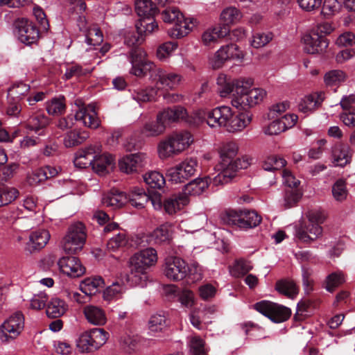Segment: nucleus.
Here are the masks:
<instances>
[{
	"instance_id": "412c9836",
	"label": "nucleus",
	"mask_w": 355,
	"mask_h": 355,
	"mask_svg": "<svg viewBox=\"0 0 355 355\" xmlns=\"http://www.w3.org/2000/svg\"><path fill=\"white\" fill-rule=\"evenodd\" d=\"M186 109L182 106L177 105L164 109L157 114V120L164 125L166 129L167 126L180 120H186L187 117Z\"/></svg>"
},
{
	"instance_id": "49530a36",
	"label": "nucleus",
	"mask_w": 355,
	"mask_h": 355,
	"mask_svg": "<svg viewBox=\"0 0 355 355\" xmlns=\"http://www.w3.org/2000/svg\"><path fill=\"white\" fill-rule=\"evenodd\" d=\"M346 79V74L341 70L334 69L327 72L324 76V81L327 86H338Z\"/></svg>"
},
{
	"instance_id": "a878e982",
	"label": "nucleus",
	"mask_w": 355,
	"mask_h": 355,
	"mask_svg": "<svg viewBox=\"0 0 355 355\" xmlns=\"http://www.w3.org/2000/svg\"><path fill=\"white\" fill-rule=\"evenodd\" d=\"M49 123V119L44 114L32 115L26 124V129L33 131L38 136L46 135V128Z\"/></svg>"
},
{
	"instance_id": "13d9d810",
	"label": "nucleus",
	"mask_w": 355,
	"mask_h": 355,
	"mask_svg": "<svg viewBox=\"0 0 355 355\" xmlns=\"http://www.w3.org/2000/svg\"><path fill=\"white\" fill-rule=\"evenodd\" d=\"M167 326L166 317L162 314H155L148 322V327L151 331H162Z\"/></svg>"
},
{
	"instance_id": "bf43d9fd",
	"label": "nucleus",
	"mask_w": 355,
	"mask_h": 355,
	"mask_svg": "<svg viewBox=\"0 0 355 355\" xmlns=\"http://www.w3.org/2000/svg\"><path fill=\"white\" fill-rule=\"evenodd\" d=\"M89 333L92 336V340L94 343L96 350L103 345L107 340V333L101 328H93L90 329Z\"/></svg>"
},
{
	"instance_id": "052dcab7",
	"label": "nucleus",
	"mask_w": 355,
	"mask_h": 355,
	"mask_svg": "<svg viewBox=\"0 0 355 355\" xmlns=\"http://www.w3.org/2000/svg\"><path fill=\"white\" fill-rule=\"evenodd\" d=\"M302 197V193L298 187L286 188L284 195V203L287 208L291 207L296 204Z\"/></svg>"
},
{
	"instance_id": "864d4df0",
	"label": "nucleus",
	"mask_w": 355,
	"mask_h": 355,
	"mask_svg": "<svg viewBox=\"0 0 355 355\" xmlns=\"http://www.w3.org/2000/svg\"><path fill=\"white\" fill-rule=\"evenodd\" d=\"M94 344L89 331L83 333L76 342L77 347L82 352H89L96 350Z\"/></svg>"
},
{
	"instance_id": "a211bd4d",
	"label": "nucleus",
	"mask_w": 355,
	"mask_h": 355,
	"mask_svg": "<svg viewBox=\"0 0 355 355\" xmlns=\"http://www.w3.org/2000/svg\"><path fill=\"white\" fill-rule=\"evenodd\" d=\"M243 58V53L235 44H230L223 46L215 53L211 64L214 69L220 68L223 64L229 59L241 60Z\"/></svg>"
},
{
	"instance_id": "dca6fc26",
	"label": "nucleus",
	"mask_w": 355,
	"mask_h": 355,
	"mask_svg": "<svg viewBox=\"0 0 355 355\" xmlns=\"http://www.w3.org/2000/svg\"><path fill=\"white\" fill-rule=\"evenodd\" d=\"M15 34L21 42L29 45L37 40L39 31L31 21L21 18L15 22Z\"/></svg>"
},
{
	"instance_id": "ddd939ff",
	"label": "nucleus",
	"mask_w": 355,
	"mask_h": 355,
	"mask_svg": "<svg viewBox=\"0 0 355 355\" xmlns=\"http://www.w3.org/2000/svg\"><path fill=\"white\" fill-rule=\"evenodd\" d=\"M254 309L275 323L287 320L291 314L289 308L269 301H261L256 303Z\"/></svg>"
},
{
	"instance_id": "a19ab883",
	"label": "nucleus",
	"mask_w": 355,
	"mask_h": 355,
	"mask_svg": "<svg viewBox=\"0 0 355 355\" xmlns=\"http://www.w3.org/2000/svg\"><path fill=\"white\" fill-rule=\"evenodd\" d=\"M162 125L156 117L155 121L146 122L141 129V134L144 137H157L163 134L165 131Z\"/></svg>"
},
{
	"instance_id": "680f3d73",
	"label": "nucleus",
	"mask_w": 355,
	"mask_h": 355,
	"mask_svg": "<svg viewBox=\"0 0 355 355\" xmlns=\"http://www.w3.org/2000/svg\"><path fill=\"white\" fill-rule=\"evenodd\" d=\"M273 38V34L268 33H255L252 36L251 45L254 48H261L268 44Z\"/></svg>"
},
{
	"instance_id": "f03ea898",
	"label": "nucleus",
	"mask_w": 355,
	"mask_h": 355,
	"mask_svg": "<svg viewBox=\"0 0 355 355\" xmlns=\"http://www.w3.org/2000/svg\"><path fill=\"white\" fill-rule=\"evenodd\" d=\"M146 56L145 51L139 47L131 49L128 59L132 65L130 70L132 75L144 77L149 73L150 79L157 86L170 89L176 88L180 84L182 78L181 75L156 66L153 62L148 60Z\"/></svg>"
},
{
	"instance_id": "20e7f679",
	"label": "nucleus",
	"mask_w": 355,
	"mask_h": 355,
	"mask_svg": "<svg viewBox=\"0 0 355 355\" xmlns=\"http://www.w3.org/2000/svg\"><path fill=\"white\" fill-rule=\"evenodd\" d=\"M157 261V251L153 248H147L134 254L130 259V271L127 275L130 285L141 288L146 286L148 279L146 270Z\"/></svg>"
},
{
	"instance_id": "4468645a",
	"label": "nucleus",
	"mask_w": 355,
	"mask_h": 355,
	"mask_svg": "<svg viewBox=\"0 0 355 355\" xmlns=\"http://www.w3.org/2000/svg\"><path fill=\"white\" fill-rule=\"evenodd\" d=\"M24 329V317L16 312L7 318L0 326V340L9 342L19 336Z\"/></svg>"
},
{
	"instance_id": "09e8293b",
	"label": "nucleus",
	"mask_w": 355,
	"mask_h": 355,
	"mask_svg": "<svg viewBox=\"0 0 355 355\" xmlns=\"http://www.w3.org/2000/svg\"><path fill=\"white\" fill-rule=\"evenodd\" d=\"M286 164V161L277 155H270L263 162L262 167L265 171H273L279 170Z\"/></svg>"
},
{
	"instance_id": "aec40b11",
	"label": "nucleus",
	"mask_w": 355,
	"mask_h": 355,
	"mask_svg": "<svg viewBox=\"0 0 355 355\" xmlns=\"http://www.w3.org/2000/svg\"><path fill=\"white\" fill-rule=\"evenodd\" d=\"M147 163V157L144 153H135L123 157L119 161V166L122 172L130 173L143 168Z\"/></svg>"
},
{
	"instance_id": "338daca9",
	"label": "nucleus",
	"mask_w": 355,
	"mask_h": 355,
	"mask_svg": "<svg viewBox=\"0 0 355 355\" xmlns=\"http://www.w3.org/2000/svg\"><path fill=\"white\" fill-rule=\"evenodd\" d=\"M48 296L44 292L34 294L30 300V306L33 309L40 310L46 306Z\"/></svg>"
},
{
	"instance_id": "37998d69",
	"label": "nucleus",
	"mask_w": 355,
	"mask_h": 355,
	"mask_svg": "<svg viewBox=\"0 0 355 355\" xmlns=\"http://www.w3.org/2000/svg\"><path fill=\"white\" fill-rule=\"evenodd\" d=\"M187 345L189 355H207L204 340L198 336L188 338Z\"/></svg>"
},
{
	"instance_id": "4c0bfd02",
	"label": "nucleus",
	"mask_w": 355,
	"mask_h": 355,
	"mask_svg": "<svg viewBox=\"0 0 355 355\" xmlns=\"http://www.w3.org/2000/svg\"><path fill=\"white\" fill-rule=\"evenodd\" d=\"M261 221V218L255 211L242 210L241 211V230H248L257 227Z\"/></svg>"
},
{
	"instance_id": "1a4fd4ad",
	"label": "nucleus",
	"mask_w": 355,
	"mask_h": 355,
	"mask_svg": "<svg viewBox=\"0 0 355 355\" xmlns=\"http://www.w3.org/2000/svg\"><path fill=\"white\" fill-rule=\"evenodd\" d=\"M135 12L139 17L135 25L139 33L150 34L157 28V24L153 17L157 13L158 9L151 0H136Z\"/></svg>"
},
{
	"instance_id": "cd10ccee",
	"label": "nucleus",
	"mask_w": 355,
	"mask_h": 355,
	"mask_svg": "<svg viewBox=\"0 0 355 355\" xmlns=\"http://www.w3.org/2000/svg\"><path fill=\"white\" fill-rule=\"evenodd\" d=\"M245 112L238 114H234L229 120L227 130L228 132L241 131L250 124L252 120V114L248 112V109L243 110Z\"/></svg>"
},
{
	"instance_id": "79ce46f5",
	"label": "nucleus",
	"mask_w": 355,
	"mask_h": 355,
	"mask_svg": "<svg viewBox=\"0 0 355 355\" xmlns=\"http://www.w3.org/2000/svg\"><path fill=\"white\" fill-rule=\"evenodd\" d=\"M66 108L63 96L55 97L46 103V110L50 115H59L64 112Z\"/></svg>"
},
{
	"instance_id": "a18cd8bd",
	"label": "nucleus",
	"mask_w": 355,
	"mask_h": 355,
	"mask_svg": "<svg viewBox=\"0 0 355 355\" xmlns=\"http://www.w3.org/2000/svg\"><path fill=\"white\" fill-rule=\"evenodd\" d=\"M241 18V12L235 7H228L225 8L220 14V20L223 23V26H227L230 24L237 22Z\"/></svg>"
},
{
	"instance_id": "8fccbe9b",
	"label": "nucleus",
	"mask_w": 355,
	"mask_h": 355,
	"mask_svg": "<svg viewBox=\"0 0 355 355\" xmlns=\"http://www.w3.org/2000/svg\"><path fill=\"white\" fill-rule=\"evenodd\" d=\"M186 273L187 283H195L202 279V267L196 262H193L190 265L186 263Z\"/></svg>"
},
{
	"instance_id": "603ef678",
	"label": "nucleus",
	"mask_w": 355,
	"mask_h": 355,
	"mask_svg": "<svg viewBox=\"0 0 355 355\" xmlns=\"http://www.w3.org/2000/svg\"><path fill=\"white\" fill-rule=\"evenodd\" d=\"M125 290L123 284L119 282H112L103 292L104 298L111 300L114 298H119Z\"/></svg>"
},
{
	"instance_id": "3c124183",
	"label": "nucleus",
	"mask_w": 355,
	"mask_h": 355,
	"mask_svg": "<svg viewBox=\"0 0 355 355\" xmlns=\"http://www.w3.org/2000/svg\"><path fill=\"white\" fill-rule=\"evenodd\" d=\"M343 6V0H324L321 10V14L329 17L337 13Z\"/></svg>"
},
{
	"instance_id": "473e14b6",
	"label": "nucleus",
	"mask_w": 355,
	"mask_h": 355,
	"mask_svg": "<svg viewBox=\"0 0 355 355\" xmlns=\"http://www.w3.org/2000/svg\"><path fill=\"white\" fill-rule=\"evenodd\" d=\"M105 286L103 279L100 276L87 277L80 284V290L87 295L96 294L100 289Z\"/></svg>"
},
{
	"instance_id": "c85d7f7f",
	"label": "nucleus",
	"mask_w": 355,
	"mask_h": 355,
	"mask_svg": "<svg viewBox=\"0 0 355 355\" xmlns=\"http://www.w3.org/2000/svg\"><path fill=\"white\" fill-rule=\"evenodd\" d=\"M50 236L46 230L40 229L33 231L30 234L29 241L27 243L29 250L31 252L43 248L47 244Z\"/></svg>"
},
{
	"instance_id": "bb28decb",
	"label": "nucleus",
	"mask_w": 355,
	"mask_h": 355,
	"mask_svg": "<svg viewBox=\"0 0 355 355\" xmlns=\"http://www.w3.org/2000/svg\"><path fill=\"white\" fill-rule=\"evenodd\" d=\"M141 343V338L131 331L122 333L119 338L120 346L128 354L135 352Z\"/></svg>"
},
{
	"instance_id": "2eb2a0df",
	"label": "nucleus",
	"mask_w": 355,
	"mask_h": 355,
	"mask_svg": "<svg viewBox=\"0 0 355 355\" xmlns=\"http://www.w3.org/2000/svg\"><path fill=\"white\" fill-rule=\"evenodd\" d=\"M101 146L98 144L89 146L88 160L85 165H91L98 174L103 175L108 172V168L113 164V157L110 155L101 154Z\"/></svg>"
},
{
	"instance_id": "6e6552de",
	"label": "nucleus",
	"mask_w": 355,
	"mask_h": 355,
	"mask_svg": "<svg viewBox=\"0 0 355 355\" xmlns=\"http://www.w3.org/2000/svg\"><path fill=\"white\" fill-rule=\"evenodd\" d=\"M193 141L191 134L187 131L175 133L158 145L159 156L162 159L170 157L187 148Z\"/></svg>"
},
{
	"instance_id": "9b49d317",
	"label": "nucleus",
	"mask_w": 355,
	"mask_h": 355,
	"mask_svg": "<svg viewBox=\"0 0 355 355\" xmlns=\"http://www.w3.org/2000/svg\"><path fill=\"white\" fill-rule=\"evenodd\" d=\"M198 168L197 158L188 157L175 166L168 168L166 176L172 183H182L195 175Z\"/></svg>"
},
{
	"instance_id": "e2e57ef3",
	"label": "nucleus",
	"mask_w": 355,
	"mask_h": 355,
	"mask_svg": "<svg viewBox=\"0 0 355 355\" xmlns=\"http://www.w3.org/2000/svg\"><path fill=\"white\" fill-rule=\"evenodd\" d=\"M178 47L175 42H168L159 46L157 51V57L159 60H166Z\"/></svg>"
},
{
	"instance_id": "423d86ee",
	"label": "nucleus",
	"mask_w": 355,
	"mask_h": 355,
	"mask_svg": "<svg viewBox=\"0 0 355 355\" xmlns=\"http://www.w3.org/2000/svg\"><path fill=\"white\" fill-rule=\"evenodd\" d=\"M309 224L304 220L295 229L296 238L303 243H310L315 240L322 234L320 224L324 220V216L318 210H310L306 214Z\"/></svg>"
},
{
	"instance_id": "c9c22d12",
	"label": "nucleus",
	"mask_w": 355,
	"mask_h": 355,
	"mask_svg": "<svg viewBox=\"0 0 355 355\" xmlns=\"http://www.w3.org/2000/svg\"><path fill=\"white\" fill-rule=\"evenodd\" d=\"M128 202H129L132 206L141 209L149 202L150 196L146 193L143 189L138 187L133 188L128 194Z\"/></svg>"
},
{
	"instance_id": "7ed1b4c3",
	"label": "nucleus",
	"mask_w": 355,
	"mask_h": 355,
	"mask_svg": "<svg viewBox=\"0 0 355 355\" xmlns=\"http://www.w3.org/2000/svg\"><path fill=\"white\" fill-rule=\"evenodd\" d=\"M239 147L232 141L224 143L220 148V163L216 166L217 174L213 176L214 185L220 186L229 183L235 177L239 168H246L252 159L236 158Z\"/></svg>"
},
{
	"instance_id": "58836bf2",
	"label": "nucleus",
	"mask_w": 355,
	"mask_h": 355,
	"mask_svg": "<svg viewBox=\"0 0 355 355\" xmlns=\"http://www.w3.org/2000/svg\"><path fill=\"white\" fill-rule=\"evenodd\" d=\"M345 282V274L342 271L338 270L333 272L326 277L323 282V286L327 291L332 293Z\"/></svg>"
},
{
	"instance_id": "9d476101",
	"label": "nucleus",
	"mask_w": 355,
	"mask_h": 355,
	"mask_svg": "<svg viewBox=\"0 0 355 355\" xmlns=\"http://www.w3.org/2000/svg\"><path fill=\"white\" fill-rule=\"evenodd\" d=\"M332 28L329 24H322L318 26L315 31H312L303 37L304 49L307 53H319L328 46V42L324 35L331 33Z\"/></svg>"
},
{
	"instance_id": "f257e3e1",
	"label": "nucleus",
	"mask_w": 355,
	"mask_h": 355,
	"mask_svg": "<svg viewBox=\"0 0 355 355\" xmlns=\"http://www.w3.org/2000/svg\"><path fill=\"white\" fill-rule=\"evenodd\" d=\"M251 78L231 79L220 74L216 79L217 92L222 98L231 97V104L238 110H247L261 103L266 95L265 90L252 87Z\"/></svg>"
},
{
	"instance_id": "0eeeda50",
	"label": "nucleus",
	"mask_w": 355,
	"mask_h": 355,
	"mask_svg": "<svg viewBox=\"0 0 355 355\" xmlns=\"http://www.w3.org/2000/svg\"><path fill=\"white\" fill-rule=\"evenodd\" d=\"M162 19L166 23L174 24V26L168 31V35L173 38L185 37L196 24V21L193 18H185L180 11L174 7L167 8L164 10Z\"/></svg>"
},
{
	"instance_id": "c03bdc74",
	"label": "nucleus",
	"mask_w": 355,
	"mask_h": 355,
	"mask_svg": "<svg viewBox=\"0 0 355 355\" xmlns=\"http://www.w3.org/2000/svg\"><path fill=\"white\" fill-rule=\"evenodd\" d=\"M276 290L289 298H294L298 293V288L293 281L280 280L276 284Z\"/></svg>"
},
{
	"instance_id": "de8ad7c7",
	"label": "nucleus",
	"mask_w": 355,
	"mask_h": 355,
	"mask_svg": "<svg viewBox=\"0 0 355 355\" xmlns=\"http://www.w3.org/2000/svg\"><path fill=\"white\" fill-rule=\"evenodd\" d=\"M144 180L152 189H161L165 184L163 175L157 171H150L144 175Z\"/></svg>"
},
{
	"instance_id": "c756f323",
	"label": "nucleus",
	"mask_w": 355,
	"mask_h": 355,
	"mask_svg": "<svg viewBox=\"0 0 355 355\" xmlns=\"http://www.w3.org/2000/svg\"><path fill=\"white\" fill-rule=\"evenodd\" d=\"M126 202H128L127 193L116 189L105 194L102 198V203L105 206L113 209L120 208Z\"/></svg>"
},
{
	"instance_id": "7c9ffc66",
	"label": "nucleus",
	"mask_w": 355,
	"mask_h": 355,
	"mask_svg": "<svg viewBox=\"0 0 355 355\" xmlns=\"http://www.w3.org/2000/svg\"><path fill=\"white\" fill-rule=\"evenodd\" d=\"M333 162L336 166H344L349 162L351 155L349 147L343 144H336L331 150Z\"/></svg>"
},
{
	"instance_id": "f704fd0d",
	"label": "nucleus",
	"mask_w": 355,
	"mask_h": 355,
	"mask_svg": "<svg viewBox=\"0 0 355 355\" xmlns=\"http://www.w3.org/2000/svg\"><path fill=\"white\" fill-rule=\"evenodd\" d=\"M84 314L87 321L94 325H103L106 322L104 311L100 307L87 305L84 308Z\"/></svg>"
},
{
	"instance_id": "f3484780",
	"label": "nucleus",
	"mask_w": 355,
	"mask_h": 355,
	"mask_svg": "<svg viewBox=\"0 0 355 355\" xmlns=\"http://www.w3.org/2000/svg\"><path fill=\"white\" fill-rule=\"evenodd\" d=\"M186 262L177 257L165 259L163 270L164 275L170 280L179 282L186 278Z\"/></svg>"
},
{
	"instance_id": "5701e85b",
	"label": "nucleus",
	"mask_w": 355,
	"mask_h": 355,
	"mask_svg": "<svg viewBox=\"0 0 355 355\" xmlns=\"http://www.w3.org/2000/svg\"><path fill=\"white\" fill-rule=\"evenodd\" d=\"M209 184L217 187L213 183V177L206 176L196 178L184 186L182 194L187 198L189 196H200L207 189Z\"/></svg>"
},
{
	"instance_id": "f8f14e48",
	"label": "nucleus",
	"mask_w": 355,
	"mask_h": 355,
	"mask_svg": "<svg viewBox=\"0 0 355 355\" xmlns=\"http://www.w3.org/2000/svg\"><path fill=\"white\" fill-rule=\"evenodd\" d=\"M86 240V232L84 225L80 223L71 224L63 239V248L68 253H76L80 250Z\"/></svg>"
},
{
	"instance_id": "5fc2aeb1",
	"label": "nucleus",
	"mask_w": 355,
	"mask_h": 355,
	"mask_svg": "<svg viewBox=\"0 0 355 355\" xmlns=\"http://www.w3.org/2000/svg\"><path fill=\"white\" fill-rule=\"evenodd\" d=\"M127 243L128 239L125 232H119L110 238L107 243V247L109 250L115 251L120 248L125 246Z\"/></svg>"
},
{
	"instance_id": "39448f33",
	"label": "nucleus",
	"mask_w": 355,
	"mask_h": 355,
	"mask_svg": "<svg viewBox=\"0 0 355 355\" xmlns=\"http://www.w3.org/2000/svg\"><path fill=\"white\" fill-rule=\"evenodd\" d=\"M78 110L76 111L74 115L69 114L66 117L60 118L56 122V126L62 130H65L73 127L74 121L80 123L83 125L96 129L100 125V120L97 116L96 106L94 104L90 103L87 105H83L76 103Z\"/></svg>"
},
{
	"instance_id": "2f4dec72",
	"label": "nucleus",
	"mask_w": 355,
	"mask_h": 355,
	"mask_svg": "<svg viewBox=\"0 0 355 355\" xmlns=\"http://www.w3.org/2000/svg\"><path fill=\"white\" fill-rule=\"evenodd\" d=\"M188 203V198L183 196L182 193L178 195L174 194L165 199L164 202V209L166 213L171 215L181 209Z\"/></svg>"
},
{
	"instance_id": "393cba45",
	"label": "nucleus",
	"mask_w": 355,
	"mask_h": 355,
	"mask_svg": "<svg viewBox=\"0 0 355 355\" xmlns=\"http://www.w3.org/2000/svg\"><path fill=\"white\" fill-rule=\"evenodd\" d=\"M325 98L323 92H314L305 96L299 103L298 108L301 112L309 114L320 106Z\"/></svg>"
},
{
	"instance_id": "6e6d98bb",
	"label": "nucleus",
	"mask_w": 355,
	"mask_h": 355,
	"mask_svg": "<svg viewBox=\"0 0 355 355\" xmlns=\"http://www.w3.org/2000/svg\"><path fill=\"white\" fill-rule=\"evenodd\" d=\"M252 265L250 261L240 259L235 261L232 268V273L235 277H239L246 275L252 269Z\"/></svg>"
},
{
	"instance_id": "69168bd1",
	"label": "nucleus",
	"mask_w": 355,
	"mask_h": 355,
	"mask_svg": "<svg viewBox=\"0 0 355 355\" xmlns=\"http://www.w3.org/2000/svg\"><path fill=\"white\" fill-rule=\"evenodd\" d=\"M30 86L22 82L14 83L8 89V94L13 98H20L30 90Z\"/></svg>"
},
{
	"instance_id": "ea45409f",
	"label": "nucleus",
	"mask_w": 355,
	"mask_h": 355,
	"mask_svg": "<svg viewBox=\"0 0 355 355\" xmlns=\"http://www.w3.org/2000/svg\"><path fill=\"white\" fill-rule=\"evenodd\" d=\"M65 302L59 298H53L46 306V315L49 318H59L67 311Z\"/></svg>"
},
{
	"instance_id": "774afa93",
	"label": "nucleus",
	"mask_w": 355,
	"mask_h": 355,
	"mask_svg": "<svg viewBox=\"0 0 355 355\" xmlns=\"http://www.w3.org/2000/svg\"><path fill=\"white\" fill-rule=\"evenodd\" d=\"M282 177L283 184L287 188L298 187L300 184V181L297 179L293 173L288 169H284L282 172Z\"/></svg>"
},
{
	"instance_id": "0e129e2a",
	"label": "nucleus",
	"mask_w": 355,
	"mask_h": 355,
	"mask_svg": "<svg viewBox=\"0 0 355 355\" xmlns=\"http://www.w3.org/2000/svg\"><path fill=\"white\" fill-rule=\"evenodd\" d=\"M177 300L180 302L182 306L186 308H191L195 302L194 293L187 288L180 290Z\"/></svg>"
},
{
	"instance_id": "e433bc0d",
	"label": "nucleus",
	"mask_w": 355,
	"mask_h": 355,
	"mask_svg": "<svg viewBox=\"0 0 355 355\" xmlns=\"http://www.w3.org/2000/svg\"><path fill=\"white\" fill-rule=\"evenodd\" d=\"M89 134L85 130H71L68 132L64 137L63 143L65 147L71 148L76 146L83 143L87 138Z\"/></svg>"
},
{
	"instance_id": "72a5a7b5",
	"label": "nucleus",
	"mask_w": 355,
	"mask_h": 355,
	"mask_svg": "<svg viewBox=\"0 0 355 355\" xmlns=\"http://www.w3.org/2000/svg\"><path fill=\"white\" fill-rule=\"evenodd\" d=\"M230 33V29L227 26H217L213 28H209L205 31L202 35V41L206 46L215 43L219 38L225 37Z\"/></svg>"
},
{
	"instance_id": "4be33fe9",
	"label": "nucleus",
	"mask_w": 355,
	"mask_h": 355,
	"mask_svg": "<svg viewBox=\"0 0 355 355\" xmlns=\"http://www.w3.org/2000/svg\"><path fill=\"white\" fill-rule=\"evenodd\" d=\"M60 271L71 277H78L84 274L85 268L76 257H63L58 261Z\"/></svg>"
},
{
	"instance_id": "6ab92c4d",
	"label": "nucleus",
	"mask_w": 355,
	"mask_h": 355,
	"mask_svg": "<svg viewBox=\"0 0 355 355\" xmlns=\"http://www.w3.org/2000/svg\"><path fill=\"white\" fill-rule=\"evenodd\" d=\"M231 116L232 111L229 106L217 107L207 112V123L211 128L223 127L227 129Z\"/></svg>"
},
{
	"instance_id": "4d7b16f0",
	"label": "nucleus",
	"mask_w": 355,
	"mask_h": 355,
	"mask_svg": "<svg viewBox=\"0 0 355 355\" xmlns=\"http://www.w3.org/2000/svg\"><path fill=\"white\" fill-rule=\"evenodd\" d=\"M347 189L345 181L343 179L338 180L332 187V194L337 201H343L347 196Z\"/></svg>"
},
{
	"instance_id": "b1692460",
	"label": "nucleus",
	"mask_w": 355,
	"mask_h": 355,
	"mask_svg": "<svg viewBox=\"0 0 355 355\" xmlns=\"http://www.w3.org/2000/svg\"><path fill=\"white\" fill-rule=\"evenodd\" d=\"M173 232L171 223H166L156 228L147 236V241L151 244H162L168 243L172 239Z\"/></svg>"
}]
</instances>
